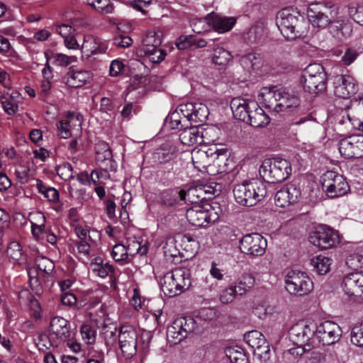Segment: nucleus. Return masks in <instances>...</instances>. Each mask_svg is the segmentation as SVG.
I'll use <instances>...</instances> for the list:
<instances>
[{
    "label": "nucleus",
    "instance_id": "obj_14",
    "mask_svg": "<svg viewBox=\"0 0 363 363\" xmlns=\"http://www.w3.org/2000/svg\"><path fill=\"white\" fill-rule=\"evenodd\" d=\"M315 328L313 323L300 320L291 328L289 333L290 340L295 345H311L310 341L313 338Z\"/></svg>",
    "mask_w": 363,
    "mask_h": 363
},
{
    "label": "nucleus",
    "instance_id": "obj_56",
    "mask_svg": "<svg viewBox=\"0 0 363 363\" xmlns=\"http://www.w3.org/2000/svg\"><path fill=\"white\" fill-rule=\"evenodd\" d=\"M77 124H74L76 126ZM58 135L60 138L66 139L71 136V128L74 125L70 123V121L62 120L57 125Z\"/></svg>",
    "mask_w": 363,
    "mask_h": 363
},
{
    "label": "nucleus",
    "instance_id": "obj_50",
    "mask_svg": "<svg viewBox=\"0 0 363 363\" xmlns=\"http://www.w3.org/2000/svg\"><path fill=\"white\" fill-rule=\"evenodd\" d=\"M286 194H288V200L291 204L296 203L301 194V189L294 184H288L283 187Z\"/></svg>",
    "mask_w": 363,
    "mask_h": 363
},
{
    "label": "nucleus",
    "instance_id": "obj_49",
    "mask_svg": "<svg viewBox=\"0 0 363 363\" xmlns=\"http://www.w3.org/2000/svg\"><path fill=\"white\" fill-rule=\"evenodd\" d=\"M264 36V27L260 25H257L250 29L247 34V39L251 43H258L262 40Z\"/></svg>",
    "mask_w": 363,
    "mask_h": 363
},
{
    "label": "nucleus",
    "instance_id": "obj_12",
    "mask_svg": "<svg viewBox=\"0 0 363 363\" xmlns=\"http://www.w3.org/2000/svg\"><path fill=\"white\" fill-rule=\"evenodd\" d=\"M120 349L127 359L133 357L137 353L138 333L131 325H122L118 335Z\"/></svg>",
    "mask_w": 363,
    "mask_h": 363
},
{
    "label": "nucleus",
    "instance_id": "obj_29",
    "mask_svg": "<svg viewBox=\"0 0 363 363\" xmlns=\"http://www.w3.org/2000/svg\"><path fill=\"white\" fill-rule=\"evenodd\" d=\"M162 40V32L160 30H149L143 39V52H150L154 49L158 48Z\"/></svg>",
    "mask_w": 363,
    "mask_h": 363
},
{
    "label": "nucleus",
    "instance_id": "obj_36",
    "mask_svg": "<svg viewBox=\"0 0 363 363\" xmlns=\"http://www.w3.org/2000/svg\"><path fill=\"white\" fill-rule=\"evenodd\" d=\"M346 123H348L347 116L336 115L328 119L326 130L328 133L333 130L334 135H342L344 130L342 126Z\"/></svg>",
    "mask_w": 363,
    "mask_h": 363
},
{
    "label": "nucleus",
    "instance_id": "obj_19",
    "mask_svg": "<svg viewBox=\"0 0 363 363\" xmlns=\"http://www.w3.org/2000/svg\"><path fill=\"white\" fill-rule=\"evenodd\" d=\"M338 149L345 158L361 157L363 156V135H351L340 140Z\"/></svg>",
    "mask_w": 363,
    "mask_h": 363
},
{
    "label": "nucleus",
    "instance_id": "obj_55",
    "mask_svg": "<svg viewBox=\"0 0 363 363\" xmlns=\"http://www.w3.org/2000/svg\"><path fill=\"white\" fill-rule=\"evenodd\" d=\"M194 103H186L180 104L177 108V112H179L184 118V121L191 122L192 114L194 113Z\"/></svg>",
    "mask_w": 363,
    "mask_h": 363
},
{
    "label": "nucleus",
    "instance_id": "obj_48",
    "mask_svg": "<svg viewBox=\"0 0 363 363\" xmlns=\"http://www.w3.org/2000/svg\"><path fill=\"white\" fill-rule=\"evenodd\" d=\"M350 338L352 344L363 347V321L352 328Z\"/></svg>",
    "mask_w": 363,
    "mask_h": 363
},
{
    "label": "nucleus",
    "instance_id": "obj_23",
    "mask_svg": "<svg viewBox=\"0 0 363 363\" xmlns=\"http://www.w3.org/2000/svg\"><path fill=\"white\" fill-rule=\"evenodd\" d=\"M245 342L257 354L262 357L269 352V346L265 337L257 330H252L245 333L244 336Z\"/></svg>",
    "mask_w": 363,
    "mask_h": 363
},
{
    "label": "nucleus",
    "instance_id": "obj_43",
    "mask_svg": "<svg viewBox=\"0 0 363 363\" xmlns=\"http://www.w3.org/2000/svg\"><path fill=\"white\" fill-rule=\"evenodd\" d=\"M87 4L101 13H111L113 5L110 0H86Z\"/></svg>",
    "mask_w": 363,
    "mask_h": 363
},
{
    "label": "nucleus",
    "instance_id": "obj_21",
    "mask_svg": "<svg viewBox=\"0 0 363 363\" xmlns=\"http://www.w3.org/2000/svg\"><path fill=\"white\" fill-rule=\"evenodd\" d=\"M96 162L101 167H104L111 172L117 169V163L113 160L112 151L109 145L104 142H99L95 145Z\"/></svg>",
    "mask_w": 363,
    "mask_h": 363
},
{
    "label": "nucleus",
    "instance_id": "obj_51",
    "mask_svg": "<svg viewBox=\"0 0 363 363\" xmlns=\"http://www.w3.org/2000/svg\"><path fill=\"white\" fill-rule=\"evenodd\" d=\"M35 262L38 269L46 274L51 273L55 268L52 261L45 257H38Z\"/></svg>",
    "mask_w": 363,
    "mask_h": 363
},
{
    "label": "nucleus",
    "instance_id": "obj_8",
    "mask_svg": "<svg viewBox=\"0 0 363 363\" xmlns=\"http://www.w3.org/2000/svg\"><path fill=\"white\" fill-rule=\"evenodd\" d=\"M191 160L195 168L203 171L212 162L220 166V162L227 160V154L226 151L218 150L216 147H210L206 150L194 149L191 152Z\"/></svg>",
    "mask_w": 363,
    "mask_h": 363
},
{
    "label": "nucleus",
    "instance_id": "obj_5",
    "mask_svg": "<svg viewBox=\"0 0 363 363\" xmlns=\"http://www.w3.org/2000/svg\"><path fill=\"white\" fill-rule=\"evenodd\" d=\"M259 172L268 183H280L291 175V163L280 157L266 159L262 162Z\"/></svg>",
    "mask_w": 363,
    "mask_h": 363
},
{
    "label": "nucleus",
    "instance_id": "obj_37",
    "mask_svg": "<svg viewBox=\"0 0 363 363\" xmlns=\"http://www.w3.org/2000/svg\"><path fill=\"white\" fill-rule=\"evenodd\" d=\"M311 264L318 274L324 275L329 272L332 260L325 256L318 255L311 259Z\"/></svg>",
    "mask_w": 363,
    "mask_h": 363
},
{
    "label": "nucleus",
    "instance_id": "obj_28",
    "mask_svg": "<svg viewBox=\"0 0 363 363\" xmlns=\"http://www.w3.org/2000/svg\"><path fill=\"white\" fill-rule=\"evenodd\" d=\"M91 72L87 70L72 71L67 73L66 84L70 87L82 86L91 79Z\"/></svg>",
    "mask_w": 363,
    "mask_h": 363
},
{
    "label": "nucleus",
    "instance_id": "obj_41",
    "mask_svg": "<svg viewBox=\"0 0 363 363\" xmlns=\"http://www.w3.org/2000/svg\"><path fill=\"white\" fill-rule=\"evenodd\" d=\"M6 252L9 257L13 259L18 264H22L25 260L22 247L18 242H11L7 247Z\"/></svg>",
    "mask_w": 363,
    "mask_h": 363
},
{
    "label": "nucleus",
    "instance_id": "obj_26",
    "mask_svg": "<svg viewBox=\"0 0 363 363\" xmlns=\"http://www.w3.org/2000/svg\"><path fill=\"white\" fill-rule=\"evenodd\" d=\"M50 330L61 342L69 340L71 335L69 322L64 318L56 316L50 323Z\"/></svg>",
    "mask_w": 363,
    "mask_h": 363
},
{
    "label": "nucleus",
    "instance_id": "obj_10",
    "mask_svg": "<svg viewBox=\"0 0 363 363\" xmlns=\"http://www.w3.org/2000/svg\"><path fill=\"white\" fill-rule=\"evenodd\" d=\"M186 217L194 226L206 227L219 219V214L211 205L206 207L195 205L186 212Z\"/></svg>",
    "mask_w": 363,
    "mask_h": 363
},
{
    "label": "nucleus",
    "instance_id": "obj_64",
    "mask_svg": "<svg viewBox=\"0 0 363 363\" xmlns=\"http://www.w3.org/2000/svg\"><path fill=\"white\" fill-rule=\"evenodd\" d=\"M29 172L28 167L19 165L15 170V174L21 184H26L29 179Z\"/></svg>",
    "mask_w": 363,
    "mask_h": 363
},
{
    "label": "nucleus",
    "instance_id": "obj_31",
    "mask_svg": "<svg viewBox=\"0 0 363 363\" xmlns=\"http://www.w3.org/2000/svg\"><path fill=\"white\" fill-rule=\"evenodd\" d=\"M269 123V118L257 103V107L250 111L246 123L254 128H261Z\"/></svg>",
    "mask_w": 363,
    "mask_h": 363
},
{
    "label": "nucleus",
    "instance_id": "obj_16",
    "mask_svg": "<svg viewBox=\"0 0 363 363\" xmlns=\"http://www.w3.org/2000/svg\"><path fill=\"white\" fill-rule=\"evenodd\" d=\"M267 240L260 234L245 235L240 240V249L242 252L252 256H262L267 248Z\"/></svg>",
    "mask_w": 363,
    "mask_h": 363
},
{
    "label": "nucleus",
    "instance_id": "obj_2",
    "mask_svg": "<svg viewBox=\"0 0 363 363\" xmlns=\"http://www.w3.org/2000/svg\"><path fill=\"white\" fill-rule=\"evenodd\" d=\"M233 194L237 203L244 206H253L267 196V184L257 179L245 181L234 186Z\"/></svg>",
    "mask_w": 363,
    "mask_h": 363
},
{
    "label": "nucleus",
    "instance_id": "obj_33",
    "mask_svg": "<svg viewBox=\"0 0 363 363\" xmlns=\"http://www.w3.org/2000/svg\"><path fill=\"white\" fill-rule=\"evenodd\" d=\"M212 62L218 65L220 69H225L232 61L231 53L220 45H216L211 55Z\"/></svg>",
    "mask_w": 363,
    "mask_h": 363
},
{
    "label": "nucleus",
    "instance_id": "obj_61",
    "mask_svg": "<svg viewBox=\"0 0 363 363\" xmlns=\"http://www.w3.org/2000/svg\"><path fill=\"white\" fill-rule=\"evenodd\" d=\"M92 271L98 277L101 278H106L113 272V267L109 263L106 262L104 263L103 264L99 266L96 268H94V270Z\"/></svg>",
    "mask_w": 363,
    "mask_h": 363
},
{
    "label": "nucleus",
    "instance_id": "obj_30",
    "mask_svg": "<svg viewBox=\"0 0 363 363\" xmlns=\"http://www.w3.org/2000/svg\"><path fill=\"white\" fill-rule=\"evenodd\" d=\"M199 133V127L197 125L186 128L180 130L179 140L183 145L187 146L202 144L203 140L201 139Z\"/></svg>",
    "mask_w": 363,
    "mask_h": 363
},
{
    "label": "nucleus",
    "instance_id": "obj_38",
    "mask_svg": "<svg viewBox=\"0 0 363 363\" xmlns=\"http://www.w3.org/2000/svg\"><path fill=\"white\" fill-rule=\"evenodd\" d=\"M206 45L207 43L204 39L197 38L195 35L182 36L177 42V46L179 50L186 49L191 45L196 48H204Z\"/></svg>",
    "mask_w": 363,
    "mask_h": 363
},
{
    "label": "nucleus",
    "instance_id": "obj_3",
    "mask_svg": "<svg viewBox=\"0 0 363 363\" xmlns=\"http://www.w3.org/2000/svg\"><path fill=\"white\" fill-rule=\"evenodd\" d=\"M160 285L165 296L173 297L181 294L191 286L190 270L184 267L176 268L160 279Z\"/></svg>",
    "mask_w": 363,
    "mask_h": 363
},
{
    "label": "nucleus",
    "instance_id": "obj_63",
    "mask_svg": "<svg viewBox=\"0 0 363 363\" xmlns=\"http://www.w3.org/2000/svg\"><path fill=\"white\" fill-rule=\"evenodd\" d=\"M113 44L118 48H125L129 47L132 43V38L128 35H119L112 40Z\"/></svg>",
    "mask_w": 363,
    "mask_h": 363
},
{
    "label": "nucleus",
    "instance_id": "obj_54",
    "mask_svg": "<svg viewBox=\"0 0 363 363\" xmlns=\"http://www.w3.org/2000/svg\"><path fill=\"white\" fill-rule=\"evenodd\" d=\"M346 264L349 267L354 270L363 267V255L359 253H353L349 255L346 259Z\"/></svg>",
    "mask_w": 363,
    "mask_h": 363
},
{
    "label": "nucleus",
    "instance_id": "obj_6",
    "mask_svg": "<svg viewBox=\"0 0 363 363\" xmlns=\"http://www.w3.org/2000/svg\"><path fill=\"white\" fill-rule=\"evenodd\" d=\"M303 90L311 94H318L326 89L327 75L319 64L307 66L300 78Z\"/></svg>",
    "mask_w": 363,
    "mask_h": 363
},
{
    "label": "nucleus",
    "instance_id": "obj_27",
    "mask_svg": "<svg viewBox=\"0 0 363 363\" xmlns=\"http://www.w3.org/2000/svg\"><path fill=\"white\" fill-rule=\"evenodd\" d=\"M282 87L269 86L262 89L260 96L264 106L274 111L278 112V107L277 105L279 103V98L281 97Z\"/></svg>",
    "mask_w": 363,
    "mask_h": 363
},
{
    "label": "nucleus",
    "instance_id": "obj_25",
    "mask_svg": "<svg viewBox=\"0 0 363 363\" xmlns=\"http://www.w3.org/2000/svg\"><path fill=\"white\" fill-rule=\"evenodd\" d=\"M208 26L220 33L230 30L236 23L235 17H228L220 14L211 13L206 17Z\"/></svg>",
    "mask_w": 363,
    "mask_h": 363
},
{
    "label": "nucleus",
    "instance_id": "obj_11",
    "mask_svg": "<svg viewBox=\"0 0 363 363\" xmlns=\"http://www.w3.org/2000/svg\"><path fill=\"white\" fill-rule=\"evenodd\" d=\"M308 240L320 250H328L336 247L340 242V235L337 231L320 225L310 235Z\"/></svg>",
    "mask_w": 363,
    "mask_h": 363
},
{
    "label": "nucleus",
    "instance_id": "obj_35",
    "mask_svg": "<svg viewBox=\"0 0 363 363\" xmlns=\"http://www.w3.org/2000/svg\"><path fill=\"white\" fill-rule=\"evenodd\" d=\"M17 93L4 94L1 96L0 102L4 111L9 115H14L18 111V101Z\"/></svg>",
    "mask_w": 363,
    "mask_h": 363
},
{
    "label": "nucleus",
    "instance_id": "obj_57",
    "mask_svg": "<svg viewBox=\"0 0 363 363\" xmlns=\"http://www.w3.org/2000/svg\"><path fill=\"white\" fill-rule=\"evenodd\" d=\"M283 187L279 190L274 196V203L278 207L286 208L290 205L288 200V194H286Z\"/></svg>",
    "mask_w": 363,
    "mask_h": 363
},
{
    "label": "nucleus",
    "instance_id": "obj_1",
    "mask_svg": "<svg viewBox=\"0 0 363 363\" xmlns=\"http://www.w3.org/2000/svg\"><path fill=\"white\" fill-rule=\"evenodd\" d=\"M276 23L283 36L289 40L303 38L306 35V22L299 12L292 7H286L278 12Z\"/></svg>",
    "mask_w": 363,
    "mask_h": 363
},
{
    "label": "nucleus",
    "instance_id": "obj_7",
    "mask_svg": "<svg viewBox=\"0 0 363 363\" xmlns=\"http://www.w3.org/2000/svg\"><path fill=\"white\" fill-rule=\"evenodd\" d=\"M323 191L330 198L342 196L350 191V186L345 178L334 171H327L320 177Z\"/></svg>",
    "mask_w": 363,
    "mask_h": 363
},
{
    "label": "nucleus",
    "instance_id": "obj_24",
    "mask_svg": "<svg viewBox=\"0 0 363 363\" xmlns=\"http://www.w3.org/2000/svg\"><path fill=\"white\" fill-rule=\"evenodd\" d=\"M344 290L350 296H360L363 294V274L355 272L347 275L343 280Z\"/></svg>",
    "mask_w": 363,
    "mask_h": 363
},
{
    "label": "nucleus",
    "instance_id": "obj_13",
    "mask_svg": "<svg viewBox=\"0 0 363 363\" xmlns=\"http://www.w3.org/2000/svg\"><path fill=\"white\" fill-rule=\"evenodd\" d=\"M341 333V329L336 323L326 320L315 325L313 338L323 345H330L339 340Z\"/></svg>",
    "mask_w": 363,
    "mask_h": 363
},
{
    "label": "nucleus",
    "instance_id": "obj_18",
    "mask_svg": "<svg viewBox=\"0 0 363 363\" xmlns=\"http://www.w3.org/2000/svg\"><path fill=\"white\" fill-rule=\"evenodd\" d=\"M328 28L332 40L335 44L344 42L351 35L352 32V28L349 20L343 16H337V14L334 17Z\"/></svg>",
    "mask_w": 363,
    "mask_h": 363
},
{
    "label": "nucleus",
    "instance_id": "obj_40",
    "mask_svg": "<svg viewBox=\"0 0 363 363\" xmlns=\"http://www.w3.org/2000/svg\"><path fill=\"white\" fill-rule=\"evenodd\" d=\"M255 279L251 274H245L241 276L235 286V292L239 296H242L253 287Z\"/></svg>",
    "mask_w": 363,
    "mask_h": 363
},
{
    "label": "nucleus",
    "instance_id": "obj_15",
    "mask_svg": "<svg viewBox=\"0 0 363 363\" xmlns=\"http://www.w3.org/2000/svg\"><path fill=\"white\" fill-rule=\"evenodd\" d=\"M277 106L278 112H284L286 114L298 116L302 113L298 93L291 89L282 87L279 103Z\"/></svg>",
    "mask_w": 363,
    "mask_h": 363
},
{
    "label": "nucleus",
    "instance_id": "obj_42",
    "mask_svg": "<svg viewBox=\"0 0 363 363\" xmlns=\"http://www.w3.org/2000/svg\"><path fill=\"white\" fill-rule=\"evenodd\" d=\"M209 114L208 108L204 104L194 103V113L192 114L191 123H203Z\"/></svg>",
    "mask_w": 363,
    "mask_h": 363
},
{
    "label": "nucleus",
    "instance_id": "obj_52",
    "mask_svg": "<svg viewBox=\"0 0 363 363\" xmlns=\"http://www.w3.org/2000/svg\"><path fill=\"white\" fill-rule=\"evenodd\" d=\"M128 249L121 244L115 245L111 252L112 258L116 262L125 260L128 257Z\"/></svg>",
    "mask_w": 363,
    "mask_h": 363
},
{
    "label": "nucleus",
    "instance_id": "obj_53",
    "mask_svg": "<svg viewBox=\"0 0 363 363\" xmlns=\"http://www.w3.org/2000/svg\"><path fill=\"white\" fill-rule=\"evenodd\" d=\"M56 170L57 174L65 181H68L74 178L73 168L68 162H65L59 165Z\"/></svg>",
    "mask_w": 363,
    "mask_h": 363
},
{
    "label": "nucleus",
    "instance_id": "obj_4",
    "mask_svg": "<svg viewBox=\"0 0 363 363\" xmlns=\"http://www.w3.org/2000/svg\"><path fill=\"white\" fill-rule=\"evenodd\" d=\"M337 14V9L330 1H313L308 4L306 15L313 28L325 29Z\"/></svg>",
    "mask_w": 363,
    "mask_h": 363
},
{
    "label": "nucleus",
    "instance_id": "obj_60",
    "mask_svg": "<svg viewBox=\"0 0 363 363\" xmlns=\"http://www.w3.org/2000/svg\"><path fill=\"white\" fill-rule=\"evenodd\" d=\"M146 55L148 56L149 60L153 63H159L162 61L167 53L164 50L160 48L154 49V50H151L150 52H144Z\"/></svg>",
    "mask_w": 363,
    "mask_h": 363
},
{
    "label": "nucleus",
    "instance_id": "obj_58",
    "mask_svg": "<svg viewBox=\"0 0 363 363\" xmlns=\"http://www.w3.org/2000/svg\"><path fill=\"white\" fill-rule=\"evenodd\" d=\"M238 294L233 286H230L223 290L220 296V301L225 304L231 303Z\"/></svg>",
    "mask_w": 363,
    "mask_h": 363
},
{
    "label": "nucleus",
    "instance_id": "obj_22",
    "mask_svg": "<svg viewBox=\"0 0 363 363\" xmlns=\"http://www.w3.org/2000/svg\"><path fill=\"white\" fill-rule=\"evenodd\" d=\"M257 107L255 101L242 98H234L230 102V108L235 118L246 123L250 111Z\"/></svg>",
    "mask_w": 363,
    "mask_h": 363
},
{
    "label": "nucleus",
    "instance_id": "obj_34",
    "mask_svg": "<svg viewBox=\"0 0 363 363\" xmlns=\"http://www.w3.org/2000/svg\"><path fill=\"white\" fill-rule=\"evenodd\" d=\"M174 157V150L167 145L156 149L152 155L153 162L158 164L168 163L173 160Z\"/></svg>",
    "mask_w": 363,
    "mask_h": 363
},
{
    "label": "nucleus",
    "instance_id": "obj_32",
    "mask_svg": "<svg viewBox=\"0 0 363 363\" xmlns=\"http://www.w3.org/2000/svg\"><path fill=\"white\" fill-rule=\"evenodd\" d=\"M240 63L247 72L259 69L262 66V60L259 53L251 52L240 57Z\"/></svg>",
    "mask_w": 363,
    "mask_h": 363
},
{
    "label": "nucleus",
    "instance_id": "obj_44",
    "mask_svg": "<svg viewBox=\"0 0 363 363\" xmlns=\"http://www.w3.org/2000/svg\"><path fill=\"white\" fill-rule=\"evenodd\" d=\"M96 45V38L91 35L84 36L82 45H80V49L84 56L90 57L94 55Z\"/></svg>",
    "mask_w": 363,
    "mask_h": 363
},
{
    "label": "nucleus",
    "instance_id": "obj_47",
    "mask_svg": "<svg viewBox=\"0 0 363 363\" xmlns=\"http://www.w3.org/2000/svg\"><path fill=\"white\" fill-rule=\"evenodd\" d=\"M199 132L200 138L203 140L202 143H211L217 139V129L213 126L199 127Z\"/></svg>",
    "mask_w": 363,
    "mask_h": 363
},
{
    "label": "nucleus",
    "instance_id": "obj_9",
    "mask_svg": "<svg viewBox=\"0 0 363 363\" xmlns=\"http://www.w3.org/2000/svg\"><path fill=\"white\" fill-rule=\"evenodd\" d=\"M285 288L291 294L303 296L313 290V284L306 273L291 271L285 277Z\"/></svg>",
    "mask_w": 363,
    "mask_h": 363
},
{
    "label": "nucleus",
    "instance_id": "obj_46",
    "mask_svg": "<svg viewBox=\"0 0 363 363\" xmlns=\"http://www.w3.org/2000/svg\"><path fill=\"white\" fill-rule=\"evenodd\" d=\"M182 201H189L190 203H199L201 199H203L202 195L199 194L198 191L202 193V189H197L196 188H191L187 191L181 190Z\"/></svg>",
    "mask_w": 363,
    "mask_h": 363
},
{
    "label": "nucleus",
    "instance_id": "obj_39",
    "mask_svg": "<svg viewBox=\"0 0 363 363\" xmlns=\"http://www.w3.org/2000/svg\"><path fill=\"white\" fill-rule=\"evenodd\" d=\"M179 201H182L181 190L168 189L161 194V201L167 206H173Z\"/></svg>",
    "mask_w": 363,
    "mask_h": 363
},
{
    "label": "nucleus",
    "instance_id": "obj_59",
    "mask_svg": "<svg viewBox=\"0 0 363 363\" xmlns=\"http://www.w3.org/2000/svg\"><path fill=\"white\" fill-rule=\"evenodd\" d=\"M125 65L122 60L119 59L113 60L111 61L109 67V74L113 77H118L123 71Z\"/></svg>",
    "mask_w": 363,
    "mask_h": 363
},
{
    "label": "nucleus",
    "instance_id": "obj_17",
    "mask_svg": "<svg viewBox=\"0 0 363 363\" xmlns=\"http://www.w3.org/2000/svg\"><path fill=\"white\" fill-rule=\"evenodd\" d=\"M194 320L191 318L181 317L173 321L167 328V337L173 344L179 343L187 334L194 330Z\"/></svg>",
    "mask_w": 363,
    "mask_h": 363
},
{
    "label": "nucleus",
    "instance_id": "obj_45",
    "mask_svg": "<svg viewBox=\"0 0 363 363\" xmlns=\"http://www.w3.org/2000/svg\"><path fill=\"white\" fill-rule=\"evenodd\" d=\"M80 333L83 340L89 345L96 341V330L89 324H84L80 328Z\"/></svg>",
    "mask_w": 363,
    "mask_h": 363
},
{
    "label": "nucleus",
    "instance_id": "obj_62",
    "mask_svg": "<svg viewBox=\"0 0 363 363\" xmlns=\"http://www.w3.org/2000/svg\"><path fill=\"white\" fill-rule=\"evenodd\" d=\"M169 125L171 129H179V126L182 127L187 121H184V118H182L179 112L175 111L169 116Z\"/></svg>",
    "mask_w": 363,
    "mask_h": 363
},
{
    "label": "nucleus",
    "instance_id": "obj_20",
    "mask_svg": "<svg viewBox=\"0 0 363 363\" xmlns=\"http://www.w3.org/2000/svg\"><path fill=\"white\" fill-rule=\"evenodd\" d=\"M334 93L342 99H349L358 91V85L354 77L350 75H337L334 77Z\"/></svg>",
    "mask_w": 363,
    "mask_h": 363
}]
</instances>
